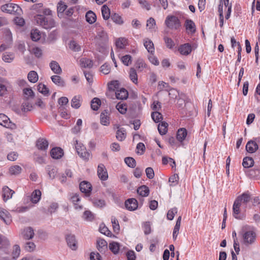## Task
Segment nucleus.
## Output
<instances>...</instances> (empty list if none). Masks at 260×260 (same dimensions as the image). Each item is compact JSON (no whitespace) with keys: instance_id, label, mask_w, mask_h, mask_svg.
<instances>
[{"instance_id":"f257e3e1","label":"nucleus","mask_w":260,"mask_h":260,"mask_svg":"<svg viewBox=\"0 0 260 260\" xmlns=\"http://www.w3.org/2000/svg\"><path fill=\"white\" fill-rule=\"evenodd\" d=\"M241 235L242 237V243L246 246L253 244L256 240V234L253 230L246 231L243 229Z\"/></svg>"},{"instance_id":"f03ea898","label":"nucleus","mask_w":260,"mask_h":260,"mask_svg":"<svg viewBox=\"0 0 260 260\" xmlns=\"http://www.w3.org/2000/svg\"><path fill=\"white\" fill-rule=\"evenodd\" d=\"M36 20L38 24L47 29L51 28L55 25V22L52 19L47 18L43 15H38L36 17Z\"/></svg>"},{"instance_id":"7ed1b4c3","label":"nucleus","mask_w":260,"mask_h":260,"mask_svg":"<svg viewBox=\"0 0 260 260\" xmlns=\"http://www.w3.org/2000/svg\"><path fill=\"white\" fill-rule=\"evenodd\" d=\"M75 148L78 155L85 161H88L90 157V153L87 151L83 144L78 140L75 141Z\"/></svg>"},{"instance_id":"20e7f679","label":"nucleus","mask_w":260,"mask_h":260,"mask_svg":"<svg viewBox=\"0 0 260 260\" xmlns=\"http://www.w3.org/2000/svg\"><path fill=\"white\" fill-rule=\"evenodd\" d=\"M165 24L168 27L171 29H177L180 26V21L175 16H168L165 20Z\"/></svg>"},{"instance_id":"39448f33","label":"nucleus","mask_w":260,"mask_h":260,"mask_svg":"<svg viewBox=\"0 0 260 260\" xmlns=\"http://www.w3.org/2000/svg\"><path fill=\"white\" fill-rule=\"evenodd\" d=\"M0 125L11 129L16 127V125L10 120L7 116L4 114H0Z\"/></svg>"},{"instance_id":"423d86ee","label":"nucleus","mask_w":260,"mask_h":260,"mask_svg":"<svg viewBox=\"0 0 260 260\" xmlns=\"http://www.w3.org/2000/svg\"><path fill=\"white\" fill-rule=\"evenodd\" d=\"M66 239L68 246L72 250H76L77 249L78 244L75 235L69 234L67 235Z\"/></svg>"},{"instance_id":"0eeeda50","label":"nucleus","mask_w":260,"mask_h":260,"mask_svg":"<svg viewBox=\"0 0 260 260\" xmlns=\"http://www.w3.org/2000/svg\"><path fill=\"white\" fill-rule=\"evenodd\" d=\"M197 46L193 45L192 46L189 43H185L181 45L178 49V51L182 55H187L189 54L191 51L192 48H196Z\"/></svg>"},{"instance_id":"6e6552de","label":"nucleus","mask_w":260,"mask_h":260,"mask_svg":"<svg viewBox=\"0 0 260 260\" xmlns=\"http://www.w3.org/2000/svg\"><path fill=\"white\" fill-rule=\"evenodd\" d=\"M95 25L96 31V39L103 41L107 40L108 36L104 28L99 24L96 23Z\"/></svg>"},{"instance_id":"1a4fd4ad","label":"nucleus","mask_w":260,"mask_h":260,"mask_svg":"<svg viewBox=\"0 0 260 260\" xmlns=\"http://www.w3.org/2000/svg\"><path fill=\"white\" fill-rule=\"evenodd\" d=\"M0 218L7 225L10 224L12 222L11 216L6 209L0 207Z\"/></svg>"},{"instance_id":"9d476101","label":"nucleus","mask_w":260,"mask_h":260,"mask_svg":"<svg viewBox=\"0 0 260 260\" xmlns=\"http://www.w3.org/2000/svg\"><path fill=\"white\" fill-rule=\"evenodd\" d=\"M98 175L99 177L102 180L105 181L108 179V175L107 169L103 164H100L98 166Z\"/></svg>"},{"instance_id":"9b49d317","label":"nucleus","mask_w":260,"mask_h":260,"mask_svg":"<svg viewBox=\"0 0 260 260\" xmlns=\"http://www.w3.org/2000/svg\"><path fill=\"white\" fill-rule=\"evenodd\" d=\"M125 206L127 210L134 211L138 208V201L134 198L128 199L125 202Z\"/></svg>"},{"instance_id":"f8f14e48","label":"nucleus","mask_w":260,"mask_h":260,"mask_svg":"<svg viewBox=\"0 0 260 260\" xmlns=\"http://www.w3.org/2000/svg\"><path fill=\"white\" fill-rule=\"evenodd\" d=\"M79 187L81 192L85 193L87 196H89L92 189V186L89 182L82 181L80 183Z\"/></svg>"},{"instance_id":"ddd939ff","label":"nucleus","mask_w":260,"mask_h":260,"mask_svg":"<svg viewBox=\"0 0 260 260\" xmlns=\"http://www.w3.org/2000/svg\"><path fill=\"white\" fill-rule=\"evenodd\" d=\"M17 8H18L17 5L9 3L2 6L1 10L4 12L11 14L13 12H16L17 9L15 10V9Z\"/></svg>"},{"instance_id":"4468645a","label":"nucleus","mask_w":260,"mask_h":260,"mask_svg":"<svg viewBox=\"0 0 260 260\" xmlns=\"http://www.w3.org/2000/svg\"><path fill=\"white\" fill-rule=\"evenodd\" d=\"M14 193V191L9 188L8 186H4L2 189V196L4 201L6 202L11 199Z\"/></svg>"},{"instance_id":"2eb2a0df","label":"nucleus","mask_w":260,"mask_h":260,"mask_svg":"<svg viewBox=\"0 0 260 260\" xmlns=\"http://www.w3.org/2000/svg\"><path fill=\"white\" fill-rule=\"evenodd\" d=\"M51 157L54 159H59L63 155V151L60 147H54L50 151Z\"/></svg>"},{"instance_id":"dca6fc26","label":"nucleus","mask_w":260,"mask_h":260,"mask_svg":"<svg viewBox=\"0 0 260 260\" xmlns=\"http://www.w3.org/2000/svg\"><path fill=\"white\" fill-rule=\"evenodd\" d=\"M21 235L23 238L25 240L31 239L34 236V230L31 227H27L23 230Z\"/></svg>"},{"instance_id":"f3484780","label":"nucleus","mask_w":260,"mask_h":260,"mask_svg":"<svg viewBox=\"0 0 260 260\" xmlns=\"http://www.w3.org/2000/svg\"><path fill=\"white\" fill-rule=\"evenodd\" d=\"M185 28L188 33L194 34L196 31V26L193 21L190 19L185 21Z\"/></svg>"},{"instance_id":"a211bd4d","label":"nucleus","mask_w":260,"mask_h":260,"mask_svg":"<svg viewBox=\"0 0 260 260\" xmlns=\"http://www.w3.org/2000/svg\"><path fill=\"white\" fill-rule=\"evenodd\" d=\"M258 148V146L257 143L252 140L249 141L246 145V149L249 153H252L255 152L257 150Z\"/></svg>"},{"instance_id":"6ab92c4d","label":"nucleus","mask_w":260,"mask_h":260,"mask_svg":"<svg viewBox=\"0 0 260 260\" xmlns=\"http://www.w3.org/2000/svg\"><path fill=\"white\" fill-rule=\"evenodd\" d=\"M82 96L80 95L74 96L71 100V104L72 108L78 109L81 105Z\"/></svg>"},{"instance_id":"aec40b11","label":"nucleus","mask_w":260,"mask_h":260,"mask_svg":"<svg viewBox=\"0 0 260 260\" xmlns=\"http://www.w3.org/2000/svg\"><path fill=\"white\" fill-rule=\"evenodd\" d=\"M21 248L19 245L15 244L13 246L11 251L12 260H16L20 256Z\"/></svg>"},{"instance_id":"412c9836","label":"nucleus","mask_w":260,"mask_h":260,"mask_svg":"<svg viewBox=\"0 0 260 260\" xmlns=\"http://www.w3.org/2000/svg\"><path fill=\"white\" fill-rule=\"evenodd\" d=\"M48 142L47 140L44 138H40L37 141L36 146L42 150H45L48 147Z\"/></svg>"},{"instance_id":"4be33fe9","label":"nucleus","mask_w":260,"mask_h":260,"mask_svg":"<svg viewBox=\"0 0 260 260\" xmlns=\"http://www.w3.org/2000/svg\"><path fill=\"white\" fill-rule=\"evenodd\" d=\"M115 95L116 98L118 99L125 100L127 98L128 93L125 89L122 88L115 92Z\"/></svg>"},{"instance_id":"5701e85b","label":"nucleus","mask_w":260,"mask_h":260,"mask_svg":"<svg viewBox=\"0 0 260 260\" xmlns=\"http://www.w3.org/2000/svg\"><path fill=\"white\" fill-rule=\"evenodd\" d=\"M50 67L52 72L56 74H60L62 73V70L58 63L56 61H52L50 63Z\"/></svg>"},{"instance_id":"b1692460","label":"nucleus","mask_w":260,"mask_h":260,"mask_svg":"<svg viewBox=\"0 0 260 260\" xmlns=\"http://www.w3.org/2000/svg\"><path fill=\"white\" fill-rule=\"evenodd\" d=\"M144 45L148 52L152 54L154 52L153 43L149 39L146 38L144 40Z\"/></svg>"},{"instance_id":"393cba45","label":"nucleus","mask_w":260,"mask_h":260,"mask_svg":"<svg viewBox=\"0 0 260 260\" xmlns=\"http://www.w3.org/2000/svg\"><path fill=\"white\" fill-rule=\"evenodd\" d=\"M108 112L107 110L103 111L100 115L101 123L104 125H108L109 124V118L108 116Z\"/></svg>"},{"instance_id":"a878e982","label":"nucleus","mask_w":260,"mask_h":260,"mask_svg":"<svg viewBox=\"0 0 260 260\" xmlns=\"http://www.w3.org/2000/svg\"><path fill=\"white\" fill-rule=\"evenodd\" d=\"M52 81L56 85L63 87L65 86V82L61 77L58 75H53L51 77Z\"/></svg>"},{"instance_id":"bb28decb","label":"nucleus","mask_w":260,"mask_h":260,"mask_svg":"<svg viewBox=\"0 0 260 260\" xmlns=\"http://www.w3.org/2000/svg\"><path fill=\"white\" fill-rule=\"evenodd\" d=\"M241 204L239 202V200H236L235 201L233 207V216L237 219L239 218L238 217V215L240 213V207L241 206Z\"/></svg>"},{"instance_id":"cd10ccee","label":"nucleus","mask_w":260,"mask_h":260,"mask_svg":"<svg viewBox=\"0 0 260 260\" xmlns=\"http://www.w3.org/2000/svg\"><path fill=\"white\" fill-rule=\"evenodd\" d=\"M137 193L142 197H147L149 194V189L146 185H142L138 188Z\"/></svg>"},{"instance_id":"c85d7f7f","label":"nucleus","mask_w":260,"mask_h":260,"mask_svg":"<svg viewBox=\"0 0 260 260\" xmlns=\"http://www.w3.org/2000/svg\"><path fill=\"white\" fill-rule=\"evenodd\" d=\"M187 136V131L185 128H181L178 130L177 133V139L180 142L185 140Z\"/></svg>"},{"instance_id":"c756f323","label":"nucleus","mask_w":260,"mask_h":260,"mask_svg":"<svg viewBox=\"0 0 260 260\" xmlns=\"http://www.w3.org/2000/svg\"><path fill=\"white\" fill-rule=\"evenodd\" d=\"M85 16L86 21L90 24H92L96 21V15L91 11H88L86 13Z\"/></svg>"},{"instance_id":"7c9ffc66","label":"nucleus","mask_w":260,"mask_h":260,"mask_svg":"<svg viewBox=\"0 0 260 260\" xmlns=\"http://www.w3.org/2000/svg\"><path fill=\"white\" fill-rule=\"evenodd\" d=\"M248 175L250 178L259 179L260 178V169L254 168L248 172Z\"/></svg>"},{"instance_id":"2f4dec72","label":"nucleus","mask_w":260,"mask_h":260,"mask_svg":"<svg viewBox=\"0 0 260 260\" xmlns=\"http://www.w3.org/2000/svg\"><path fill=\"white\" fill-rule=\"evenodd\" d=\"M168 124L165 122L162 121L158 125V131L161 135H165L168 131Z\"/></svg>"},{"instance_id":"473e14b6","label":"nucleus","mask_w":260,"mask_h":260,"mask_svg":"<svg viewBox=\"0 0 260 260\" xmlns=\"http://www.w3.org/2000/svg\"><path fill=\"white\" fill-rule=\"evenodd\" d=\"M129 77L131 80L135 84L138 83V75L134 68H131L129 72Z\"/></svg>"},{"instance_id":"72a5a7b5","label":"nucleus","mask_w":260,"mask_h":260,"mask_svg":"<svg viewBox=\"0 0 260 260\" xmlns=\"http://www.w3.org/2000/svg\"><path fill=\"white\" fill-rule=\"evenodd\" d=\"M254 160L252 157H245L243 160V166L245 168H249L252 167L254 165Z\"/></svg>"},{"instance_id":"f704fd0d","label":"nucleus","mask_w":260,"mask_h":260,"mask_svg":"<svg viewBox=\"0 0 260 260\" xmlns=\"http://www.w3.org/2000/svg\"><path fill=\"white\" fill-rule=\"evenodd\" d=\"M41 192L40 190H34L31 194V201L33 203H37L40 200Z\"/></svg>"},{"instance_id":"c9c22d12","label":"nucleus","mask_w":260,"mask_h":260,"mask_svg":"<svg viewBox=\"0 0 260 260\" xmlns=\"http://www.w3.org/2000/svg\"><path fill=\"white\" fill-rule=\"evenodd\" d=\"M28 81L31 83H36L38 80V75L36 71H31L29 72L27 75Z\"/></svg>"},{"instance_id":"e433bc0d","label":"nucleus","mask_w":260,"mask_h":260,"mask_svg":"<svg viewBox=\"0 0 260 260\" xmlns=\"http://www.w3.org/2000/svg\"><path fill=\"white\" fill-rule=\"evenodd\" d=\"M109 247L110 250L114 253L117 254L118 253L120 245L118 242H112L110 243Z\"/></svg>"},{"instance_id":"4c0bfd02","label":"nucleus","mask_w":260,"mask_h":260,"mask_svg":"<svg viewBox=\"0 0 260 260\" xmlns=\"http://www.w3.org/2000/svg\"><path fill=\"white\" fill-rule=\"evenodd\" d=\"M102 16L105 20H108L110 17V11L106 5H104L101 9Z\"/></svg>"},{"instance_id":"58836bf2","label":"nucleus","mask_w":260,"mask_h":260,"mask_svg":"<svg viewBox=\"0 0 260 260\" xmlns=\"http://www.w3.org/2000/svg\"><path fill=\"white\" fill-rule=\"evenodd\" d=\"M116 138L118 141H122L126 138V133L123 128L118 129L116 132Z\"/></svg>"},{"instance_id":"ea45409f","label":"nucleus","mask_w":260,"mask_h":260,"mask_svg":"<svg viewBox=\"0 0 260 260\" xmlns=\"http://www.w3.org/2000/svg\"><path fill=\"white\" fill-rule=\"evenodd\" d=\"M21 167L18 165L11 166L9 169V172L12 175H17L21 172Z\"/></svg>"},{"instance_id":"a19ab883","label":"nucleus","mask_w":260,"mask_h":260,"mask_svg":"<svg viewBox=\"0 0 260 260\" xmlns=\"http://www.w3.org/2000/svg\"><path fill=\"white\" fill-rule=\"evenodd\" d=\"M30 37L33 41H38L41 38L40 31L37 29H32L30 33Z\"/></svg>"},{"instance_id":"79ce46f5","label":"nucleus","mask_w":260,"mask_h":260,"mask_svg":"<svg viewBox=\"0 0 260 260\" xmlns=\"http://www.w3.org/2000/svg\"><path fill=\"white\" fill-rule=\"evenodd\" d=\"M47 169L48 171V174L50 178L52 179H54L57 173V168L54 167L47 166Z\"/></svg>"},{"instance_id":"37998d69","label":"nucleus","mask_w":260,"mask_h":260,"mask_svg":"<svg viewBox=\"0 0 260 260\" xmlns=\"http://www.w3.org/2000/svg\"><path fill=\"white\" fill-rule=\"evenodd\" d=\"M101 100L98 98H93L91 101V108L92 110L96 111L101 105Z\"/></svg>"},{"instance_id":"c03bdc74","label":"nucleus","mask_w":260,"mask_h":260,"mask_svg":"<svg viewBox=\"0 0 260 260\" xmlns=\"http://www.w3.org/2000/svg\"><path fill=\"white\" fill-rule=\"evenodd\" d=\"M83 218L87 221H92L94 218V215L91 211L86 210L83 213Z\"/></svg>"},{"instance_id":"a18cd8bd","label":"nucleus","mask_w":260,"mask_h":260,"mask_svg":"<svg viewBox=\"0 0 260 260\" xmlns=\"http://www.w3.org/2000/svg\"><path fill=\"white\" fill-rule=\"evenodd\" d=\"M236 200H239V202L241 204L242 202L244 203H248L250 200V196L249 194L244 193L241 196H239Z\"/></svg>"},{"instance_id":"49530a36","label":"nucleus","mask_w":260,"mask_h":260,"mask_svg":"<svg viewBox=\"0 0 260 260\" xmlns=\"http://www.w3.org/2000/svg\"><path fill=\"white\" fill-rule=\"evenodd\" d=\"M71 200L72 202L74 204L75 208L76 209L81 210L82 209V206L81 205H79L77 204V202L80 201V198L78 194H75L72 197H71Z\"/></svg>"},{"instance_id":"de8ad7c7","label":"nucleus","mask_w":260,"mask_h":260,"mask_svg":"<svg viewBox=\"0 0 260 260\" xmlns=\"http://www.w3.org/2000/svg\"><path fill=\"white\" fill-rule=\"evenodd\" d=\"M33 109V106L31 104H30L28 101H26L23 103L21 106V110L24 112H27L28 111H30L32 110Z\"/></svg>"},{"instance_id":"09e8293b","label":"nucleus","mask_w":260,"mask_h":260,"mask_svg":"<svg viewBox=\"0 0 260 260\" xmlns=\"http://www.w3.org/2000/svg\"><path fill=\"white\" fill-rule=\"evenodd\" d=\"M124 162L130 168H134L136 166L135 159L131 157H127L124 158Z\"/></svg>"},{"instance_id":"8fccbe9b","label":"nucleus","mask_w":260,"mask_h":260,"mask_svg":"<svg viewBox=\"0 0 260 260\" xmlns=\"http://www.w3.org/2000/svg\"><path fill=\"white\" fill-rule=\"evenodd\" d=\"M151 117L153 121L156 123L160 121V120H162L163 118L162 114L157 111L153 112L151 113Z\"/></svg>"},{"instance_id":"3c124183","label":"nucleus","mask_w":260,"mask_h":260,"mask_svg":"<svg viewBox=\"0 0 260 260\" xmlns=\"http://www.w3.org/2000/svg\"><path fill=\"white\" fill-rule=\"evenodd\" d=\"M80 62L81 67L83 68H91L93 66L92 61L89 59H81Z\"/></svg>"},{"instance_id":"603ef678","label":"nucleus","mask_w":260,"mask_h":260,"mask_svg":"<svg viewBox=\"0 0 260 260\" xmlns=\"http://www.w3.org/2000/svg\"><path fill=\"white\" fill-rule=\"evenodd\" d=\"M116 109L122 114H124L127 111V105L121 102L118 103L116 106Z\"/></svg>"},{"instance_id":"864d4df0","label":"nucleus","mask_w":260,"mask_h":260,"mask_svg":"<svg viewBox=\"0 0 260 260\" xmlns=\"http://www.w3.org/2000/svg\"><path fill=\"white\" fill-rule=\"evenodd\" d=\"M126 40L124 38H120L116 40L115 44L117 48L123 49L126 45Z\"/></svg>"},{"instance_id":"5fc2aeb1","label":"nucleus","mask_w":260,"mask_h":260,"mask_svg":"<svg viewBox=\"0 0 260 260\" xmlns=\"http://www.w3.org/2000/svg\"><path fill=\"white\" fill-rule=\"evenodd\" d=\"M36 248V245L34 243L31 242H27L24 246V249L28 252L33 251Z\"/></svg>"},{"instance_id":"6e6d98bb","label":"nucleus","mask_w":260,"mask_h":260,"mask_svg":"<svg viewBox=\"0 0 260 260\" xmlns=\"http://www.w3.org/2000/svg\"><path fill=\"white\" fill-rule=\"evenodd\" d=\"M111 18L113 22L117 24H122L123 23L121 17L116 13L112 14L111 16Z\"/></svg>"},{"instance_id":"4d7b16f0","label":"nucleus","mask_w":260,"mask_h":260,"mask_svg":"<svg viewBox=\"0 0 260 260\" xmlns=\"http://www.w3.org/2000/svg\"><path fill=\"white\" fill-rule=\"evenodd\" d=\"M14 58V54L12 53H5L3 55V60L7 62H11Z\"/></svg>"},{"instance_id":"13d9d810","label":"nucleus","mask_w":260,"mask_h":260,"mask_svg":"<svg viewBox=\"0 0 260 260\" xmlns=\"http://www.w3.org/2000/svg\"><path fill=\"white\" fill-rule=\"evenodd\" d=\"M38 90L40 92L43 93L44 95H47L49 93V90L48 88L46 87V85L42 83H40L38 85Z\"/></svg>"},{"instance_id":"bf43d9fd","label":"nucleus","mask_w":260,"mask_h":260,"mask_svg":"<svg viewBox=\"0 0 260 260\" xmlns=\"http://www.w3.org/2000/svg\"><path fill=\"white\" fill-rule=\"evenodd\" d=\"M100 231L102 234H103L108 237H111L112 233L104 224H101L100 226Z\"/></svg>"},{"instance_id":"052dcab7","label":"nucleus","mask_w":260,"mask_h":260,"mask_svg":"<svg viewBox=\"0 0 260 260\" xmlns=\"http://www.w3.org/2000/svg\"><path fill=\"white\" fill-rule=\"evenodd\" d=\"M111 222L114 232H118L120 229L118 221L114 216L111 217Z\"/></svg>"},{"instance_id":"680f3d73","label":"nucleus","mask_w":260,"mask_h":260,"mask_svg":"<svg viewBox=\"0 0 260 260\" xmlns=\"http://www.w3.org/2000/svg\"><path fill=\"white\" fill-rule=\"evenodd\" d=\"M70 48L74 51H79L81 50L80 46L75 41H71L70 43Z\"/></svg>"},{"instance_id":"e2e57ef3","label":"nucleus","mask_w":260,"mask_h":260,"mask_svg":"<svg viewBox=\"0 0 260 260\" xmlns=\"http://www.w3.org/2000/svg\"><path fill=\"white\" fill-rule=\"evenodd\" d=\"M177 213V209L173 208L169 210L167 213V217L168 219L172 220L173 219L175 215Z\"/></svg>"},{"instance_id":"0e129e2a","label":"nucleus","mask_w":260,"mask_h":260,"mask_svg":"<svg viewBox=\"0 0 260 260\" xmlns=\"http://www.w3.org/2000/svg\"><path fill=\"white\" fill-rule=\"evenodd\" d=\"M9 240L5 237L0 235V248L9 245Z\"/></svg>"},{"instance_id":"69168bd1","label":"nucleus","mask_w":260,"mask_h":260,"mask_svg":"<svg viewBox=\"0 0 260 260\" xmlns=\"http://www.w3.org/2000/svg\"><path fill=\"white\" fill-rule=\"evenodd\" d=\"M121 60L122 63L126 66H128L132 63V57L130 55H125L122 56Z\"/></svg>"},{"instance_id":"338daca9","label":"nucleus","mask_w":260,"mask_h":260,"mask_svg":"<svg viewBox=\"0 0 260 260\" xmlns=\"http://www.w3.org/2000/svg\"><path fill=\"white\" fill-rule=\"evenodd\" d=\"M179 180V176L177 174H174L169 178V181L171 186H175L177 184Z\"/></svg>"},{"instance_id":"774afa93","label":"nucleus","mask_w":260,"mask_h":260,"mask_svg":"<svg viewBox=\"0 0 260 260\" xmlns=\"http://www.w3.org/2000/svg\"><path fill=\"white\" fill-rule=\"evenodd\" d=\"M164 41L168 48L171 49L175 46V43L173 40L169 37H165Z\"/></svg>"}]
</instances>
